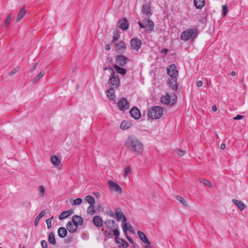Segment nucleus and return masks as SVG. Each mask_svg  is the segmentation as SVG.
Returning a JSON list of instances; mask_svg holds the SVG:
<instances>
[{
	"mask_svg": "<svg viewBox=\"0 0 248 248\" xmlns=\"http://www.w3.org/2000/svg\"><path fill=\"white\" fill-rule=\"evenodd\" d=\"M124 145L129 152L135 155H141L143 153V144L134 135H130L126 139Z\"/></svg>",
	"mask_w": 248,
	"mask_h": 248,
	"instance_id": "nucleus-1",
	"label": "nucleus"
},
{
	"mask_svg": "<svg viewBox=\"0 0 248 248\" xmlns=\"http://www.w3.org/2000/svg\"><path fill=\"white\" fill-rule=\"evenodd\" d=\"M197 30L195 29H188L183 31L181 34V40L184 41L189 39L194 40L197 37Z\"/></svg>",
	"mask_w": 248,
	"mask_h": 248,
	"instance_id": "nucleus-2",
	"label": "nucleus"
},
{
	"mask_svg": "<svg viewBox=\"0 0 248 248\" xmlns=\"http://www.w3.org/2000/svg\"><path fill=\"white\" fill-rule=\"evenodd\" d=\"M163 110L162 107L159 106H154L149 108L148 116L153 119L160 118L163 115Z\"/></svg>",
	"mask_w": 248,
	"mask_h": 248,
	"instance_id": "nucleus-3",
	"label": "nucleus"
},
{
	"mask_svg": "<svg viewBox=\"0 0 248 248\" xmlns=\"http://www.w3.org/2000/svg\"><path fill=\"white\" fill-rule=\"evenodd\" d=\"M110 72V76L108 84L111 86V88L117 89L120 85V78L118 76H116L112 68L109 67Z\"/></svg>",
	"mask_w": 248,
	"mask_h": 248,
	"instance_id": "nucleus-4",
	"label": "nucleus"
},
{
	"mask_svg": "<svg viewBox=\"0 0 248 248\" xmlns=\"http://www.w3.org/2000/svg\"><path fill=\"white\" fill-rule=\"evenodd\" d=\"M115 215H116V218L117 220L119 221L121 219L123 220V223H122V228L124 232L126 233L127 231L128 230V227L127 225V223H126L127 221V219L124 216V215L123 214V212H121V209L119 208H117L115 210Z\"/></svg>",
	"mask_w": 248,
	"mask_h": 248,
	"instance_id": "nucleus-5",
	"label": "nucleus"
},
{
	"mask_svg": "<svg viewBox=\"0 0 248 248\" xmlns=\"http://www.w3.org/2000/svg\"><path fill=\"white\" fill-rule=\"evenodd\" d=\"M176 96L175 94L172 95L166 93V95L162 96L161 101L163 104L166 105H173L176 100Z\"/></svg>",
	"mask_w": 248,
	"mask_h": 248,
	"instance_id": "nucleus-6",
	"label": "nucleus"
},
{
	"mask_svg": "<svg viewBox=\"0 0 248 248\" xmlns=\"http://www.w3.org/2000/svg\"><path fill=\"white\" fill-rule=\"evenodd\" d=\"M118 106L119 108L122 111H125L129 109V106L127 100L123 98L121 99L118 103Z\"/></svg>",
	"mask_w": 248,
	"mask_h": 248,
	"instance_id": "nucleus-7",
	"label": "nucleus"
},
{
	"mask_svg": "<svg viewBox=\"0 0 248 248\" xmlns=\"http://www.w3.org/2000/svg\"><path fill=\"white\" fill-rule=\"evenodd\" d=\"M142 12L143 14L146 16L150 17L151 15H152L153 12L150 3L143 5Z\"/></svg>",
	"mask_w": 248,
	"mask_h": 248,
	"instance_id": "nucleus-8",
	"label": "nucleus"
},
{
	"mask_svg": "<svg viewBox=\"0 0 248 248\" xmlns=\"http://www.w3.org/2000/svg\"><path fill=\"white\" fill-rule=\"evenodd\" d=\"M131 47L135 50L138 51L141 45V41L138 38H133L130 42Z\"/></svg>",
	"mask_w": 248,
	"mask_h": 248,
	"instance_id": "nucleus-9",
	"label": "nucleus"
},
{
	"mask_svg": "<svg viewBox=\"0 0 248 248\" xmlns=\"http://www.w3.org/2000/svg\"><path fill=\"white\" fill-rule=\"evenodd\" d=\"M167 72L172 78H176L178 76V71L174 64L170 65L167 69Z\"/></svg>",
	"mask_w": 248,
	"mask_h": 248,
	"instance_id": "nucleus-10",
	"label": "nucleus"
},
{
	"mask_svg": "<svg viewBox=\"0 0 248 248\" xmlns=\"http://www.w3.org/2000/svg\"><path fill=\"white\" fill-rule=\"evenodd\" d=\"M108 184L109 186V187L110 189L111 190L114 191L115 192H117L119 193H122V189L121 187L115 182L111 181L109 180L108 182Z\"/></svg>",
	"mask_w": 248,
	"mask_h": 248,
	"instance_id": "nucleus-11",
	"label": "nucleus"
},
{
	"mask_svg": "<svg viewBox=\"0 0 248 248\" xmlns=\"http://www.w3.org/2000/svg\"><path fill=\"white\" fill-rule=\"evenodd\" d=\"M128 61V59L123 55H118L116 58L117 63L121 66H124Z\"/></svg>",
	"mask_w": 248,
	"mask_h": 248,
	"instance_id": "nucleus-12",
	"label": "nucleus"
},
{
	"mask_svg": "<svg viewBox=\"0 0 248 248\" xmlns=\"http://www.w3.org/2000/svg\"><path fill=\"white\" fill-rule=\"evenodd\" d=\"M130 113L132 118L138 120L141 117L140 110L136 107L132 108L130 111Z\"/></svg>",
	"mask_w": 248,
	"mask_h": 248,
	"instance_id": "nucleus-13",
	"label": "nucleus"
},
{
	"mask_svg": "<svg viewBox=\"0 0 248 248\" xmlns=\"http://www.w3.org/2000/svg\"><path fill=\"white\" fill-rule=\"evenodd\" d=\"M167 83L170 88H171L174 91H176L178 89V85L177 84L176 79L174 78L168 79Z\"/></svg>",
	"mask_w": 248,
	"mask_h": 248,
	"instance_id": "nucleus-14",
	"label": "nucleus"
},
{
	"mask_svg": "<svg viewBox=\"0 0 248 248\" xmlns=\"http://www.w3.org/2000/svg\"><path fill=\"white\" fill-rule=\"evenodd\" d=\"M105 224L106 227L110 230L114 229V228H118V225L114 220L107 219L105 221Z\"/></svg>",
	"mask_w": 248,
	"mask_h": 248,
	"instance_id": "nucleus-15",
	"label": "nucleus"
},
{
	"mask_svg": "<svg viewBox=\"0 0 248 248\" xmlns=\"http://www.w3.org/2000/svg\"><path fill=\"white\" fill-rule=\"evenodd\" d=\"M66 227L69 232L74 233L77 230L78 226L73 223L72 220L67 223Z\"/></svg>",
	"mask_w": 248,
	"mask_h": 248,
	"instance_id": "nucleus-16",
	"label": "nucleus"
},
{
	"mask_svg": "<svg viewBox=\"0 0 248 248\" xmlns=\"http://www.w3.org/2000/svg\"><path fill=\"white\" fill-rule=\"evenodd\" d=\"M144 23L146 26V30L148 31H152L154 29V22L148 18L144 20Z\"/></svg>",
	"mask_w": 248,
	"mask_h": 248,
	"instance_id": "nucleus-17",
	"label": "nucleus"
},
{
	"mask_svg": "<svg viewBox=\"0 0 248 248\" xmlns=\"http://www.w3.org/2000/svg\"><path fill=\"white\" fill-rule=\"evenodd\" d=\"M93 222L97 227L100 228L103 225V220L99 216H95L93 218Z\"/></svg>",
	"mask_w": 248,
	"mask_h": 248,
	"instance_id": "nucleus-18",
	"label": "nucleus"
},
{
	"mask_svg": "<svg viewBox=\"0 0 248 248\" xmlns=\"http://www.w3.org/2000/svg\"><path fill=\"white\" fill-rule=\"evenodd\" d=\"M232 202L240 211L243 210L247 206L246 205L241 201L233 199Z\"/></svg>",
	"mask_w": 248,
	"mask_h": 248,
	"instance_id": "nucleus-19",
	"label": "nucleus"
},
{
	"mask_svg": "<svg viewBox=\"0 0 248 248\" xmlns=\"http://www.w3.org/2000/svg\"><path fill=\"white\" fill-rule=\"evenodd\" d=\"M114 88H109L107 92V96L110 100H114L116 99L115 92Z\"/></svg>",
	"mask_w": 248,
	"mask_h": 248,
	"instance_id": "nucleus-20",
	"label": "nucleus"
},
{
	"mask_svg": "<svg viewBox=\"0 0 248 248\" xmlns=\"http://www.w3.org/2000/svg\"><path fill=\"white\" fill-rule=\"evenodd\" d=\"M73 213V211L72 209H70L69 210H67L64 212H62L61 213V214L59 216V219L60 220H62L64 218H65L70 215H71Z\"/></svg>",
	"mask_w": 248,
	"mask_h": 248,
	"instance_id": "nucleus-21",
	"label": "nucleus"
},
{
	"mask_svg": "<svg viewBox=\"0 0 248 248\" xmlns=\"http://www.w3.org/2000/svg\"><path fill=\"white\" fill-rule=\"evenodd\" d=\"M72 222L78 226V225H82L83 222V218L78 216L74 215L72 217Z\"/></svg>",
	"mask_w": 248,
	"mask_h": 248,
	"instance_id": "nucleus-22",
	"label": "nucleus"
},
{
	"mask_svg": "<svg viewBox=\"0 0 248 248\" xmlns=\"http://www.w3.org/2000/svg\"><path fill=\"white\" fill-rule=\"evenodd\" d=\"M138 234L140 239L144 243L147 244L148 245L151 244V243L148 240L147 237L144 233L139 231H138Z\"/></svg>",
	"mask_w": 248,
	"mask_h": 248,
	"instance_id": "nucleus-23",
	"label": "nucleus"
},
{
	"mask_svg": "<svg viewBox=\"0 0 248 248\" xmlns=\"http://www.w3.org/2000/svg\"><path fill=\"white\" fill-rule=\"evenodd\" d=\"M26 14V10L25 6H23L21 8L20 12L17 15V18L16 19V21L17 22H19L21 19L25 16Z\"/></svg>",
	"mask_w": 248,
	"mask_h": 248,
	"instance_id": "nucleus-24",
	"label": "nucleus"
},
{
	"mask_svg": "<svg viewBox=\"0 0 248 248\" xmlns=\"http://www.w3.org/2000/svg\"><path fill=\"white\" fill-rule=\"evenodd\" d=\"M120 24V28L126 31L128 29V24L125 18L119 21Z\"/></svg>",
	"mask_w": 248,
	"mask_h": 248,
	"instance_id": "nucleus-25",
	"label": "nucleus"
},
{
	"mask_svg": "<svg viewBox=\"0 0 248 248\" xmlns=\"http://www.w3.org/2000/svg\"><path fill=\"white\" fill-rule=\"evenodd\" d=\"M67 233V229L64 227H60L58 230V234L61 238L65 237Z\"/></svg>",
	"mask_w": 248,
	"mask_h": 248,
	"instance_id": "nucleus-26",
	"label": "nucleus"
},
{
	"mask_svg": "<svg viewBox=\"0 0 248 248\" xmlns=\"http://www.w3.org/2000/svg\"><path fill=\"white\" fill-rule=\"evenodd\" d=\"M116 45V49L119 51H123L125 49L126 47V45L124 42H120L115 44Z\"/></svg>",
	"mask_w": 248,
	"mask_h": 248,
	"instance_id": "nucleus-27",
	"label": "nucleus"
},
{
	"mask_svg": "<svg viewBox=\"0 0 248 248\" xmlns=\"http://www.w3.org/2000/svg\"><path fill=\"white\" fill-rule=\"evenodd\" d=\"M194 3L197 9H202L205 4L204 0H194Z\"/></svg>",
	"mask_w": 248,
	"mask_h": 248,
	"instance_id": "nucleus-28",
	"label": "nucleus"
},
{
	"mask_svg": "<svg viewBox=\"0 0 248 248\" xmlns=\"http://www.w3.org/2000/svg\"><path fill=\"white\" fill-rule=\"evenodd\" d=\"M113 67L115 68V69L116 70V72L117 73L123 75H124L126 74V70L125 69L123 68L122 67H119L118 65H116V64L114 65L113 66Z\"/></svg>",
	"mask_w": 248,
	"mask_h": 248,
	"instance_id": "nucleus-29",
	"label": "nucleus"
},
{
	"mask_svg": "<svg viewBox=\"0 0 248 248\" xmlns=\"http://www.w3.org/2000/svg\"><path fill=\"white\" fill-rule=\"evenodd\" d=\"M131 126V124L127 121H123L121 124V128L123 130L128 129Z\"/></svg>",
	"mask_w": 248,
	"mask_h": 248,
	"instance_id": "nucleus-30",
	"label": "nucleus"
},
{
	"mask_svg": "<svg viewBox=\"0 0 248 248\" xmlns=\"http://www.w3.org/2000/svg\"><path fill=\"white\" fill-rule=\"evenodd\" d=\"M48 242L49 243L53 245H55L56 244L55 233L53 232H50L48 235Z\"/></svg>",
	"mask_w": 248,
	"mask_h": 248,
	"instance_id": "nucleus-31",
	"label": "nucleus"
},
{
	"mask_svg": "<svg viewBox=\"0 0 248 248\" xmlns=\"http://www.w3.org/2000/svg\"><path fill=\"white\" fill-rule=\"evenodd\" d=\"M51 161L53 164L55 166H58L61 163L60 160L55 155L53 156L51 158Z\"/></svg>",
	"mask_w": 248,
	"mask_h": 248,
	"instance_id": "nucleus-32",
	"label": "nucleus"
},
{
	"mask_svg": "<svg viewBox=\"0 0 248 248\" xmlns=\"http://www.w3.org/2000/svg\"><path fill=\"white\" fill-rule=\"evenodd\" d=\"M85 200L90 205L94 204L95 200L93 197L90 195H87L85 197Z\"/></svg>",
	"mask_w": 248,
	"mask_h": 248,
	"instance_id": "nucleus-33",
	"label": "nucleus"
},
{
	"mask_svg": "<svg viewBox=\"0 0 248 248\" xmlns=\"http://www.w3.org/2000/svg\"><path fill=\"white\" fill-rule=\"evenodd\" d=\"M12 18V15L11 14H10L7 16L5 20L4 24V27L5 28H7L8 27V26L11 22Z\"/></svg>",
	"mask_w": 248,
	"mask_h": 248,
	"instance_id": "nucleus-34",
	"label": "nucleus"
},
{
	"mask_svg": "<svg viewBox=\"0 0 248 248\" xmlns=\"http://www.w3.org/2000/svg\"><path fill=\"white\" fill-rule=\"evenodd\" d=\"M176 199L179 201L184 206L187 207V202L185 200V199L181 196H177Z\"/></svg>",
	"mask_w": 248,
	"mask_h": 248,
	"instance_id": "nucleus-35",
	"label": "nucleus"
},
{
	"mask_svg": "<svg viewBox=\"0 0 248 248\" xmlns=\"http://www.w3.org/2000/svg\"><path fill=\"white\" fill-rule=\"evenodd\" d=\"M115 242L119 245V247L124 248L125 247V242L123 241V239L119 238V237H116Z\"/></svg>",
	"mask_w": 248,
	"mask_h": 248,
	"instance_id": "nucleus-36",
	"label": "nucleus"
},
{
	"mask_svg": "<svg viewBox=\"0 0 248 248\" xmlns=\"http://www.w3.org/2000/svg\"><path fill=\"white\" fill-rule=\"evenodd\" d=\"M38 190L39 193V196L43 197L45 195V188L43 186H39L38 187Z\"/></svg>",
	"mask_w": 248,
	"mask_h": 248,
	"instance_id": "nucleus-37",
	"label": "nucleus"
},
{
	"mask_svg": "<svg viewBox=\"0 0 248 248\" xmlns=\"http://www.w3.org/2000/svg\"><path fill=\"white\" fill-rule=\"evenodd\" d=\"M87 212L90 215H93L95 211V210H94V206L93 205V204H92V205H90L88 209H87Z\"/></svg>",
	"mask_w": 248,
	"mask_h": 248,
	"instance_id": "nucleus-38",
	"label": "nucleus"
},
{
	"mask_svg": "<svg viewBox=\"0 0 248 248\" xmlns=\"http://www.w3.org/2000/svg\"><path fill=\"white\" fill-rule=\"evenodd\" d=\"M199 180L201 183L204 184L208 187H211L212 186L211 183L209 180L204 179H200Z\"/></svg>",
	"mask_w": 248,
	"mask_h": 248,
	"instance_id": "nucleus-39",
	"label": "nucleus"
},
{
	"mask_svg": "<svg viewBox=\"0 0 248 248\" xmlns=\"http://www.w3.org/2000/svg\"><path fill=\"white\" fill-rule=\"evenodd\" d=\"M222 16L224 17L226 16V14L228 12V8H227V5H223L222 6Z\"/></svg>",
	"mask_w": 248,
	"mask_h": 248,
	"instance_id": "nucleus-40",
	"label": "nucleus"
},
{
	"mask_svg": "<svg viewBox=\"0 0 248 248\" xmlns=\"http://www.w3.org/2000/svg\"><path fill=\"white\" fill-rule=\"evenodd\" d=\"M53 218V217H50L49 218L46 219V224L47 226V228L48 229H50L52 226L51 222H52Z\"/></svg>",
	"mask_w": 248,
	"mask_h": 248,
	"instance_id": "nucleus-41",
	"label": "nucleus"
},
{
	"mask_svg": "<svg viewBox=\"0 0 248 248\" xmlns=\"http://www.w3.org/2000/svg\"><path fill=\"white\" fill-rule=\"evenodd\" d=\"M120 37V35L118 32L113 33V42H115L116 41H117Z\"/></svg>",
	"mask_w": 248,
	"mask_h": 248,
	"instance_id": "nucleus-42",
	"label": "nucleus"
},
{
	"mask_svg": "<svg viewBox=\"0 0 248 248\" xmlns=\"http://www.w3.org/2000/svg\"><path fill=\"white\" fill-rule=\"evenodd\" d=\"M131 172V168L129 166H127L124 168V176L125 177L127 174Z\"/></svg>",
	"mask_w": 248,
	"mask_h": 248,
	"instance_id": "nucleus-43",
	"label": "nucleus"
},
{
	"mask_svg": "<svg viewBox=\"0 0 248 248\" xmlns=\"http://www.w3.org/2000/svg\"><path fill=\"white\" fill-rule=\"evenodd\" d=\"M82 202V200L81 198H77L74 200H73V203L72 204L73 205H78L80 204Z\"/></svg>",
	"mask_w": 248,
	"mask_h": 248,
	"instance_id": "nucleus-44",
	"label": "nucleus"
},
{
	"mask_svg": "<svg viewBox=\"0 0 248 248\" xmlns=\"http://www.w3.org/2000/svg\"><path fill=\"white\" fill-rule=\"evenodd\" d=\"M45 75L44 71H41L39 73L37 77L34 79V81H37L40 79L41 78H42Z\"/></svg>",
	"mask_w": 248,
	"mask_h": 248,
	"instance_id": "nucleus-45",
	"label": "nucleus"
},
{
	"mask_svg": "<svg viewBox=\"0 0 248 248\" xmlns=\"http://www.w3.org/2000/svg\"><path fill=\"white\" fill-rule=\"evenodd\" d=\"M175 152L178 155L181 156H183L186 154L185 151L179 149L175 150Z\"/></svg>",
	"mask_w": 248,
	"mask_h": 248,
	"instance_id": "nucleus-46",
	"label": "nucleus"
},
{
	"mask_svg": "<svg viewBox=\"0 0 248 248\" xmlns=\"http://www.w3.org/2000/svg\"><path fill=\"white\" fill-rule=\"evenodd\" d=\"M118 228H114V229H112L111 231L113 232V234L116 237H118L120 235V232L118 229Z\"/></svg>",
	"mask_w": 248,
	"mask_h": 248,
	"instance_id": "nucleus-47",
	"label": "nucleus"
},
{
	"mask_svg": "<svg viewBox=\"0 0 248 248\" xmlns=\"http://www.w3.org/2000/svg\"><path fill=\"white\" fill-rule=\"evenodd\" d=\"M41 246L42 248H47V244L46 240H42L41 241Z\"/></svg>",
	"mask_w": 248,
	"mask_h": 248,
	"instance_id": "nucleus-48",
	"label": "nucleus"
},
{
	"mask_svg": "<svg viewBox=\"0 0 248 248\" xmlns=\"http://www.w3.org/2000/svg\"><path fill=\"white\" fill-rule=\"evenodd\" d=\"M46 214V212L45 210H43L41 212V213L39 214L38 216H37L38 218H41L43 217L44 216L45 214Z\"/></svg>",
	"mask_w": 248,
	"mask_h": 248,
	"instance_id": "nucleus-49",
	"label": "nucleus"
},
{
	"mask_svg": "<svg viewBox=\"0 0 248 248\" xmlns=\"http://www.w3.org/2000/svg\"><path fill=\"white\" fill-rule=\"evenodd\" d=\"M18 71V68H16L13 69L10 73V75L12 76L16 74Z\"/></svg>",
	"mask_w": 248,
	"mask_h": 248,
	"instance_id": "nucleus-50",
	"label": "nucleus"
},
{
	"mask_svg": "<svg viewBox=\"0 0 248 248\" xmlns=\"http://www.w3.org/2000/svg\"><path fill=\"white\" fill-rule=\"evenodd\" d=\"M244 118V116L240 115H237L236 116L234 117V120H241L242 119Z\"/></svg>",
	"mask_w": 248,
	"mask_h": 248,
	"instance_id": "nucleus-51",
	"label": "nucleus"
},
{
	"mask_svg": "<svg viewBox=\"0 0 248 248\" xmlns=\"http://www.w3.org/2000/svg\"><path fill=\"white\" fill-rule=\"evenodd\" d=\"M203 82L201 80H198L197 82V86L198 87H201L202 86Z\"/></svg>",
	"mask_w": 248,
	"mask_h": 248,
	"instance_id": "nucleus-52",
	"label": "nucleus"
},
{
	"mask_svg": "<svg viewBox=\"0 0 248 248\" xmlns=\"http://www.w3.org/2000/svg\"><path fill=\"white\" fill-rule=\"evenodd\" d=\"M40 220V218H38V217H37L35 219V221H34V225L35 226H37V224H38L39 221Z\"/></svg>",
	"mask_w": 248,
	"mask_h": 248,
	"instance_id": "nucleus-53",
	"label": "nucleus"
},
{
	"mask_svg": "<svg viewBox=\"0 0 248 248\" xmlns=\"http://www.w3.org/2000/svg\"><path fill=\"white\" fill-rule=\"evenodd\" d=\"M138 24L139 25L140 28L141 29H144L145 28V26L140 21L138 22Z\"/></svg>",
	"mask_w": 248,
	"mask_h": 248,
	"instance_id": "nucleus-54",
	"label": "nucleus"
},
{
	"mask_svg": "<svg viewBox=\"0 0 248 248\" xmlns=\"http://www.w3.org/2000/svg\"><path fill=\"white\" fill-rule=\"evenodd\" d=\"M226 148V145L224 143H222L220 145V149L221 150H224Z\"/></svg>",
	"mask_w": 248,
	"mask_h": 248,
	"instance_id": "nucleus-55",
	"label": "nucleus"
},
{
	"mask_svg": "<svg viewBox=\"0 0 248 248\" xmlns=\"http://www.w3.org/2000/svg\"><path fill=\"white\" fill-rule=\"evenodd\" d=\"M105 48L106 50H109L110 49V46L109 45H107L105 46Z\"/></svg>",
	"mask_w": 248,
	"mask_h": 248,
	"instance_id": "nucleus-56",
	"label": "nucleus"
},
{
	"mask_svg": "<svg viewBox=\"0 0 248 248\" xmlns=\"http://www.w3.org/2000/svg\"><path fill=\"white\" fill-rule=\"evenodd\" d=\"M212 110L214 112H216L217 110V107L215 105H213L212 106Z\"/></svg>",
	"mask_w": 248,
	"mask_h": 248,
	"instance_id": "nucleus-57",
	"label": "nucleus"
},
{
	"mask_svg": "<svg viewBox=\"0 0 248 248\" xmlns=\"http://www.w3.org/2000/svg\"><path fill=\"white\" fill-rule=\"evenodd\" d=\"M168 49H166V48L163 49L161 50V52L162 53H164L165 54H166L167 53H168Z\"/></svg>",
	"mask_w": 248,
	"mask_h": 248,
	"instance_id": "nucleus-58",
	"label": "nucleus"
},
{
	"mask_svg": "<svg viewBox=\"0 0 248 248\" xmlns=\"http://www.w3.org/2000/svg\"><path fill=\"white\" fill-rule=\"evenodd\" d=\"M37 65H38L37 63H34V65H33V68H32V70H34L36 68Z\"/></svg>",
	"mask_w": 248,
	"mask_h": 248,
	"instance_id": "nucleus-59",
	"label": "nucleus"
},
{
	"mask_svg": "<svg viewBox=\"0 0 248 248\" xmlns=\"http://www.w3.org/2000/svg\"><path fill=\"white\" fill-rule=\"evenodd\" d=\"M94 195L95 197H99V193H98V192H94Z\"/></svg>",
	"mask_w": 248,
	"mask_h": 248,
	"instance_id": "nucleus-60",
	"label": "nucleus"
},
{
	"mask_svg": "<svg viewBox=\"0 0 248 248\" xmlns=\"http://www.w3.org/2000/svg\"><path fill=\"white\" fill-rule=\"evenodd\" d=\"M110 233L109 232H108L107 231H105V235L107 236L108 235H110Z\"/></svg>",
	"mask_w": 248,
	"mask_h": 248,
	"instance_id": "nucleus-61",
	"label": "nucleus"
},
{
	"mask_svg": "<svg viewBox=\"0 0 248 248\" xmlns=\"http://www.w3.org/2000/svg\"><path fill=\"white\" fill-rule=\"evenodd\" d=\"M231 74L232 76H234L235 75V72L234 71H232Z\"/></svg>",
	"mask_w": 248,
	"mask_h": 248,
	"instance_id": "nucleus-62",
	"label": "nucleus"
},
{
	"mask_svg": "<svg viewBox=\"0 0 248 248\" xmlns=\"http://www.w3.org/2000/svg\"><path fill=\"white\" fill-rule=\"evenodd\" d=\"M144 248H151V247L150 246V245H148L145 246Z\"/></svg>",
	"mask_w": 248,
	"mask_h": 248,
	"instance_id": "nucleus-63",
	"label": "nucleus"
},
{
	"mask_svg": "<svg viewBox=\"0 0 248 248\" xmlns=\"http://www.w3.org/2000/svg\"><path fill=\"white\" fill-rule=\"evenodd\" d=\"M108 68H109L105 67V68H104V70H109Z\"/></svg>",
	"mask_w": 248,
	"mask_h": 248,
	"instance_id": "nucleus-64",
	"label": "nucleus"
}]
</instances>
